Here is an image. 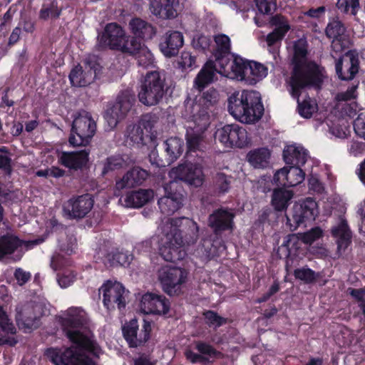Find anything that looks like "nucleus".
Listing matches in <instances>:
<instances>
[{
  "mask_svg": "<svg viewBox=\"0 0 365 365\" xmlns=\"http://www.w3.org/2000/svg\"><path fill=\"white\" fill-rule=\"evenodd\" d=\"M60 323L72 345L63 350L48 349L47 356L56 365H95L88 354L98 356L101 349L87 329L85 311L78 307L69 308L61 314Z\"/></svg>",
  "mask_w": 365,
  "mask_h": 365,
  "instance_id": "1",
  "label": "nucleus"
},
{
  "mask_svg": "<svg viewBox=\"0 0 365 365\" xmlns=\"http://www.w3.org/2000/svg\"><path fill=\"white\" fill-rule=\"evenodd\" d=\"M230 79L255 85L268 74V68L263 64L235 56L232 61L227 57L217 58L215 62L207 61L195 79V86L201 91L212 82L215 72Z\"/></svg>",
  "mask_w": 365,
  "mask_h": 365,
  "instance_id": "2",
  "label": "nucleus"
},
{
  "mask_svg": "<svg viewBox=\"0 0 365 365\" xmlns=\"http://www.w3.org/2000/svg\"><path fill=\"white\" fill-rule=\"evenodd\" d=\"M187 226L190 228L192 236L187 245L193 243L197 237L198 227L197 224L189 218H168L161 227L163 237L159 246L160 254L165 261L175 262L182 259L186 255L185 243L181 237V230L178 228Z\"/></svg>",
  "mask_w": 365,
  "mask_h": 365,
  "instance_id": "3",
  "label": "nucleus"
},
{
  "mask_svg": "<svg viewBox=\"0 0 365 365\" xmlns=\"http://www.w3.org/2000/svg\"><path fill=\"white\" fill-rule=\"evenodd\" d=\"M307 44L305 38H299L293 43L294 65L293 73L289 84L292 88L293 95L297 96L299 89L309 84L321 83L322 70L315 63L309 61L307 57Z\"/></svg>",
  "mask_w": 365,
  "mask_h": 365,
  "instance_id": "4",
  "label": "nucleus"
},
{
  "mask_svg": "<svg viewBox=\"0 0 365 365\" xmlns=\"http://www.w3.org/2000/svg\"><path fill=\"white\" fill-rule=\"evenodd\" d=\"M227 103L230 115L242 123H255L263 115L260 95L256 91H235L229 96Z\"/></svg>",
  "mask_w": 365,
  "mask_h": 365,
  "instance_id": "5",
  "label": "nucleus"
},
{
  "mask_svg": "<svg viewBox=\"0 0 365 365\" xmlns=\"http://www.w3.org/2000/svg\"><path fill=\"white\" fill-rule=\"evenodd\" d=\"M165 93V80L157 71L148 72L142 80L138 97L139 101L146 106L158 104Z\"/></svg>",
  "mask_w": 365,
  "mask_h": 365,
  "instance_id": "6",
  "label": "nucleus"
},
{
  "mask_svg": "<svg viewBox=\"0 0 365 365\" xmlns=\"http://www.w3.org/2000/svg\"><path fill=\"white\" fill-rule=\"evenodd\" d=\"M153 127V123L148 117L142 118L138 123L128 126L125 131L126 143L138 148H156L157 136Z\"/></svg>",
  "mask_w": 365,
  "mask_h": 365,
  "instance_id": "7",
  "label": "nucleus"
},
{
  "mask_svg": "<svg viewBox=\"0 0 365 365\" xmlns=\"http://www.w3.org/2000/svg\"><path fill=\"white\" fill-rule=\"evenodd\" d=\"M96 130V121L91 113L82 110L73 121L69 143L73 146H86L90 143Z\"/></svg>",
  "mask_w": 365,
  "mask_h": 365,
  "instance_id": "8",
  "label": "nucleus"
},
{
  "mask_svg": "<svg viewBox=\"0 0 365 365\" xmlns=\"http://www.w3.org/2000/svg\"><path fill=\"white\" fill-rule=\"evenodd\" d=\"M135 102V96L131 90L119 93L114 103L108 105L104 118L110 129H113L123 120Z\"/></svg>",
  "mask_w": 365,
  "mask_h": 365,
  "instance_id": "9",
  "label": "nucleus"
},
{
  "mask_svg": "<svg viewBox=\"0 0 365 365\" xmlns=\"http://www.w3.org/2000/svg\"><path fill=\"white\" fill-rule=\"evenodd\" d=\"M319 214L317 202L307 197L304 200L294 203L289 213L286 215L287 225L291 230H296L301 225L306 226L315 220Z\"/></svg>",
  "mask_w": 365,
  "mask_h": 365,
  "instance_id": "10",
  "label": "nucleus"
},
{
  "mask_svg": "<svg viewBox=\"0 0 365 365\" xmlns=\"http://www.w3.org/2000/svg\"><path fill=\"white\" fill-rule=\"evenodd\" d=\"M215 139L225 148H243L250 143V138L245 128L237 124H227L215 131Z\"/></svg>",
  "mask_w": 365,
  "mask_h": 365,
  "instance_id": "11",
  "label": "nucleus"
},
{
  "mask_svg": "<svg viewBox=\"0 0 365 365\" xmlns=\"http://www.w3.org/2000/svg\"><path fill=\"white\" fill-rule=\"evenodd\" d=\"M199 108V105L194 106L189 116L194 124V126L190 125L187 129L186 140L189 152L202 150L205 143L204 133L209 125V115L202 113L197 117L195 114V111L198 110Z\"/></svg>",
  "mask_w": 365,
  "mask_h": 365,
  "instance_id": "12",
  "label": "nucleus"
},
{
  "mask_svg": "<svg viewBox=\"0 0 365 365\" xmlns=\"http://www.w3.org/2000/svg\"><path fill=\"white\" fill-rule=\"evenodd\" d=\"M187 276V271L178 267L164 266L158 272L163 289L169 295H178L182 292Z\"/></svg>",
  "mask_w": 365,
  "mask_h": 365,
  "instance_id": "13",
  "label": "nucleus"
},
{
  "mask_svg": "<svg viewBox=\"0 0 365 365\" xmlns=\"http://www.w3.org/2000/svg\"><path fill=\"white\" fill-rule=\"evenodd\" d=\"M101 66L95 56H88L82 65L75 66L69 74L71 83L74 86H86L98 78Z\"/></svg>",
  "mask_w": 365,
  "mask_h": 365,
  "instance_id": "14",
  "label": "nucleus"
},
{
  "mask_svg": "<svg viewBox=\"0 0 365 365\" xmlns=\"http://www.w3.org/2000/svg\"><path fill=\"white\" fill-rule=\"evenodd\" d=\"M100 41L105 46L112 49L120 50L123 52L134 51L132 45L136 39L130 38L126 35L123 29L116 23H110L106 26L104 32Z\"/></svg>",
  "mask_w": 365,
  "mask_h": 365,
  "instance_id": "15",
  "label": "nucleus"
},
{
  "mask_svg": "<svg viewBox=\"0 0 365 365\" xmlns=\"http://www.w3.org/2000/svg\"><path fill=\"white\" fill-rule=\"evenodd\" d=\"M99 292L102 294L103 302L107 309L112 310L116 307L121 309L125 307L128 292L121 283L108 280L100 287Z\"/></svg>",
  "mask_w": 365,
  "mask_h": 365,
  "instance_id": "16",
  "label": "nucleus"
},
{
  "mask_svg": "<svg viewBox=\"0 0 365 365\" xmlns=\"http://www.w3.org/2000/svg\"><path fill=\"white\" fill-rule=\"evenodd\" d=\"M322 236V230L317 227L307 232L289 235L279 247V251L284 250V256L289 259L298 257L300 254L301 242L307 245H311Z\"/></svg>",
  "mask_w": 365,
  "mask_h": 365,
  "instance_id": "17",
  "label": "nucleus"
},
{
  "mask_svg": "<svg viewBox=\"0 0 365 365\" xmlns=\"http://www.w3.org/2000/svg\"><path fill=\"white\" fill-rule=\"evenodd\" d=\"M170 182L185 181L190 185L200 187L204 181V175L200 165L187 163L173 168L169 172Z\"/></svg>",
  "mask_w": 365,
  "mask_h": 365,
  "instance_id": "18",
  "label": "nucleus"
},
{
  "mask_svg": "<svg viewBox=\"0 0 365 365\" xmlns=\"http://www.w3.org/2000/svg\"><path fill=\"white\" fill-rule=\"evenodd\" d=\"M165 195L158 200L162 213L170 215L178 210L182 204V190L176 182H170L164 186Z\"/></svg>",
  "mask_w": 365,
  "mask_h": 365,
  "instance_id": "19",
  "label": "nucleus"
},
{
  "mask_svg": "<svg viewBox=\"0 0 365 365\" xmlns=\"http://www.w3.org/2000/svg\"><path fill=\"white\" fill-rule=\"evenodd\" d=\"M42 315L43 308L40 304H26L17 309L16 322L20 329L29 331L38 327Z\"/></svg>",
  "mask_w": 365,
  "mask_h": 365,
  "instance_id": "20",
  "label": "nucleus"
},
{
  "mask_svg": "<svg viewBox=\"0 0 365 365\" xmlns=\"http://www.w3.org/2000/svg\"><path fill=\"white\" fill-rule=\"evenodd\" d=\"M93 203L88 194L73 197L64 203L63 212L69 218H82L91 210Z\"/></svg>",
  "mask_w": 365,
  "mask_h": 365,
  "instance_id": "21",
  "label": "nucleus"
},
{
  "mask_svg": "<svg viewBox=\"0 0 365 365\" xmlns=\"http://www.w3.org/2000/svg\"><path fill=\"white\" fill-rule=\"evenodd\" d=\"M304 178V172L299 166L293 165L276 171L273 177V182L277 186L294 187L302 183Z\"/></svg>",
  "mask_w": 365,
  "mask_h": 365,
  "instance_id": "22",
  "label": "nucleus"
},
{
  "mask_svg": "<svg viewBox=\"0 0 365 365\" xmlns=\"http://www.w3.org/2000/svg\"><path fill=\"white\" fill-rule=\"evenodd\" d=\"M169 308V302L165 297L153 293L143 295L140 303V310L145 314H165Z\"/></svg>",
  "mask_w": 365,
  "mask_h": 365,
  "instance_id": "23",
  "label": "nucleus"
},
{
  "mask_svg": "<svg viewBox=\"0 0 365 365\" xmlns=\"http://www.w3.org/2000/svg\"><path fill=\"white\" fill-rule=\"evenodd\" d=\"M138 325L137 320L132 319L123 327V333L125 340L132 347H137L148 341L151 331L150 324L144 322L143 327L140 334H137Z\"/></svg>",
  "mask_w": 365,
  "mask_h": 365,
  "instance_id": "24",
  "label": "nucleus"
},
{
  "mask_svg": "<svg viewBox=\"0 0 365 365\" xmlns=\"http://www.w3.org/2000/svg\"><path fill=\"white\" fill-rule=\"evenodd\" d=\"M336 71L341 80H351L359 71L358 58L353 55L346 54L336 63Z\"/></svg>",
  "mask_w": 365,
  "mask_h": 365,
  "instance_id": "25",
  "label": "nucleus"
},
{
  "mask_svg": "<svg viewBox=\"0 0 365 365\" xmlns=\"http://www.w3.org/2000/svg\"><path fill=\"white\" fill-rule=\"evenodd\" d=\"M148 173L145 170L138 167L133 168L127 172L123 177L115 183L117 190L133 187L141 185L148 178Z\"/></svg>",
  "mask_w": 365,
  "mask_h": 365,
  "instance_id": "26",
  "label": "nucleus"
},
{
  "mask_svg": "<svg viewBox=\"0 0 365 365\" xmlns=\"http://www.w3.org/2000/svg\"><path fill=\"white\" fill-rule=\"evenodd\" d=\"M128 28L135 39L147 41L152 39L156 34V29L150 23L140 18L132 19L129 21Z\"/></svg>",
  "mask_w": 365,
  "mask_h": 365,
  "instance_id": "27",
  "label": "nucleus"
},
{
  "mask_svg": "<svg viewBox=\"0 0 365 365\" xmlns=\"http://www.w3.org/2000/svg\"><path fill=\"white\" fill-rule=\"evenodd\" d=\"M270 23L275 29L266 38L267 46L269 47L280 42L290 29L289 21L282 16L276 15L272 17Z\"/></svg>",
  "mask_w": 365,
  "mask_h": 365,
  "instance_id": "28",
  "label": "nucleus"
},
{
  "mask_svg": "<svg viewBox=\"0 0 365 365\" xmlns=\"http://www.w3.org/2000/svg\"><path fill=\"white\" fill-rule=\"evenodd\" d=\"M331 234L336 239L338 252L341 254L351 243V232L344 218H340L338 222L333 226Z\"/></svg>",
  "mask_w": 365,
  "mask_h": 365,
  "instance_id": "29",
  "label": "nucleus"
},
{
  "mask_svg": "<svg viewBox=\"0 0 365 365\" xmlns=\"http://www.w3.org/2000/svg\"><path fill=\"white\" fill-rule=\"evenodd\" d=\"M283 157L287 164L302 166L309 158V152L302 145L291 144L283 150Z\"/></svg>",
  "mask_w": 365,
  "mask_h": 365,
  "instance_id": "30",
  "label": "nucleus"
},
{
  "mask_svg": "<svg viewBox=\"0 0 365 365\" xmlns=\"http://www.w3.org/2000/svg\"><path fill=\"white\" fill-rule=\"evenodd\" d=\"M234 216L230 210L219 209L210 215L209 225L215 232L232 229Z\"/></svg>",
  "mask_w": 365,
  "mask_h": 365,
  "instance_id": "31",
  "label": "nucleus"
},
{
  "mask_svg": "<svg viewBox=\"0 0 365 365\" xmlns=\"http://www.w3.org/2000/svg\"><path fill=\"white\" fill-rule=\"evenodd\" d=\"M151 190H139L128 192L120 199L121 204L127 207H140L153 198Z\"/></svg>",
  "mask_w": 365,
  "mask_h": 365,
  "instance_id": "32",
  "label": "nucleus"
},
{
  "mask_svg": "<svg viewBox=\"0 0 365 365\" xmlns=\"http://www.w3.org/2000/svg\"><path fill=\"white\" fill-rule=\"evenodd\" d=\"M183 36L179 31L167 33L165 39L160 44L161 52L167 57L176 55L183 45Z\"/></svg>",
  "mask_w": 365,
  "mask_h": 365,
  "instance_id": "33",
  "label": "nucleus"
},
{
  "mask_svg": "<svg viewBox=\"0 0 365 365\" xmlns=\"http://www.w3.org/2000/svg\"><path fill=\"white\" fill-rule=\"evenodd\" d=\"M88 160V152H63L58 157L59 162L65 167L77 170L84 166Z\"/></svg>",
  "mask_w": 365,
  "mask_h": 365,
  "instance_id": "34",
  "label": "nucleus"
},
{
  "mask_svg": "<svg viewBox=\"0 0 365 365\" xmlns=\"http://www.w3.org/2000/svg\"><path fill=\"white\" fill-rule=\"evenodd\" d=\"M16 331L14 324L0 306V344L5 343L10 345L16 344L17 342L14 337Z\"/></svg>",
  "mask_w": 365,
  "mask_h": 365,
  "instance_id": "35",
  "label": "nucleus"
},
{
  "mask_svg": "<svg viewBox=\"0 0 365 365\" xmlns=\"http://www.w3.org/2000/svg\"><path fill=\"white\" fill-rule=\"evenodd\" d=\"M218 98V92L214 88H210L202 93L199 100V103H194L190 100L187 101L185 103L186 111L189 113V115H191V111L193 110L194 106L199 105V110L195 111L197 117H199L200 115H202V113H206L208 115L205 110H201V107L203 106L204 108H208L210 106H213L217 102Z\"/></svg>",
  "mask_w": 365,
  "mask_h": 365,
  "instance_id": "36",
  "label": "nucleus"
},
{
  "mask_svg": "<svg viewBox=\"0 0 365 365\" xmlns=\"http://www.w3.org/2000/svg\"><path fill=\"white\" fill-rule=\"evenodd\" d=\"M175 1L150 0V10L153 15L163 19L174 18L177 15L174 7Z\"/></svg>",
  "mask_w": 365,
  "mask_h": 365,
  "instance_id": "37",
  "label": "nucleus"
},
{
  "mask_svg": "<svg viewBox=\"0 0 365 365\" xmlns=\"http://www.w3.org/2000/svg\"><path fill=\"white\" fill-rule=\"evenodd\" d=\"M293 197V191L284 188H276L272 192V205L277 211L286 210Z\"/></svg>",
  "mask_w": 365,
  "mask_h": 365,
  "instance_id": "38",
  "label": "nucleus"
},
{
  "mask_svg": "<svg viewBox=\"0 0 365 365\" xmlns=\"http://www.w3.org/2000/svg\"><path fill=\"white\" fill-rule=\"evenodd\" d=\"M132 47H133L134 51H128L127 53L135 56L139 66L146 68L153 64V56L147 46L136 40Z\"/></svg>",
  "mask_w": 365,
  "mask_h": 365,
  "instance_id": "39",
  "label": "nucleus"
},
{
  "mask_svg": "<svg viewBox=\"0 0 365 365\" xmlns=\"http://www.w3.org/2000/svg\"><path fill=\"white\" fill-rule=\"evenodd\" d=\"M271 153L266 148H260L250 150L247 155L250 164L255 168H264L268 166Z\"/></svg>",
  "mask_w": 365,
  "mask_h": 365,
  "instance_id": "40",
  "label": "nucleus"
},
{
  "mask_svg": "<svg viewBox=\"0 0 365 365\" xmlns=\"http://www.w3.org/2000/svg\"><path fill=\"white\" fill-rule=\"evenodd\" d=\"M319 83H317L316 84H309L304 88H300L299 89V94L297 95V96H294L293 95V91L292 90V96L294 98H297L299 113L300 114L301 116L305 118H311L312 115L317 110V104L314 100L310 98H307L304 99L302 102H300L299 97L301 94V91L311 86H318Z\"/></svg>",
  "mask_w": 365,
  "mask_h": 365,
  "instance_id": "41",
  "label": "nucleus"
},
{
  "mask_svg": "<svg viewBox=\"0 0 365 365\" xmlns=\"http://www.w3.org/2000/svg\"><path fill=\"white\" fill-rule=\"evenodd\" d=\"M133 259V256L128 252L113 250L106 254L103 263L106 265L114 267L118 265L127 266Z\"/></svg>",
  "mask_w": 365,
  "mask_h": 365,
  "instance_id": "42",
  "label": "nucleus"
},
{
  "mask_svg": "<svg viewBox=\"0 0 365 365\" xmlns=\"http://www.w3.org/2000/svg\"><path fill=\"white\" fill-rule=\"evenodd\" d=\"M165 150L168 156V164L174 162L182 154L183 141L179 138H170L165 142Z\"/></svg>",
  "mask_w": 365,
  "mask_h": 365,
  "instance_id": "43",
  "label": "nucleus"
},
{
  "mask_svg": "<svg viewBox=\"0 0 365 365\" xmlns=\"http://www.w3.org/2000/svg\"><path fill=\"white\" fill-rule=\"evenodd\" d=\"M58 247L66 254L71 255L76 247L75 236L66 230L63 231L58 239Z\"/></svg>",
  "mask_w": 365,
  "mask_h": 365,
  "instance_id": "44",
  "label": "nucleus"
},
{
  "mask_svg": "<svg viewBox=\"0 0 365 365\" xmlns=\"http://www.w3.org/2000/svg\"><path fill=\"white\" fill-rule=\"evenodd\" d=\"M20 245L19 239L13 235H6L0 238V259L12 253Z\"/></svg>",
  "mask_w": 365,
  "mask_h": 365,
  "instance_id": "45",
  "label": "nucleus"
},
{
  "mask_svg": "<svg viewBox=\"0 0 365 365\" xmlns=\"http://www.w3.org/2000/svg\"><path fill=\"white\" fill-rule=\"evenodd\" d=\"M294 275L296 279L303 281L307 284L314 282L319 277L318 274L308 267H302L295 269Z\"/></svg>",
  "mask_w": 365,
  "mask_h": 365,
  "instance_id": "46",
  "label": "nucleus"
},
{
  "mask_svg": "<svg viewBox=\"0 0 365 365\" xmlns=\"http://www.w3.org/2000/svg\"><path fill=\"white\" fill-rule=\"evenodd\" d=\"M345 28L339 20H333L329 23L326 29V34L330 38H343Z\"/></svg>",
  "mask_w": 365,
  "mask_h": 365,
  "instance_id": "47",
  "label": "nucleus"
},
{
  "mask_svg": "<svg viewBox=\"0 0 365 365\" xmlns=\"http://www.w3.org/2000/svg\"><path fill=\"white\" fill-rule=\"evenodd\" d=\"M337 8L343 13L355 16L359 8V0H337Z\"/></svg>",
  "mask_w": 365,
  "mask_h": 365,
  "instance_id": "48",
  "label": "nucleus"
},
{
  "mask_svg": "<svg viewBox=\"0 0 365 365\" xmlns=\"http://www.w3.org/2000/svg\"><path fill=\"white\" fill-rule=\"evenodd\" d=\"M123 164L124 161L120 156H112L108 158L103 163L102 175H105L112 170L119 169L123 167Z\"/></svg>",
  "mask_w": 365,
  "mask_h": 365,
  "instance_id": "49",
  "label": "nucleus"
},
{
  "mask_svg": "<svg viewBox=\"0 0 365 365\" xmlns=\"http://www.w3.org/2000/svg\"><path fill=\"white\" fill-rule=\"evenodd\" d=\"M204 316L206 324L214 328H217L222 326L225 324L227 321L226 319L220 317L212 311L205 312Z\"/></svg>",
  "mask_w": 365,
  "mask_h": 365,
  "instance_id": "50",
  "label": "nucleus"
},
{
  "mask_svg": "<svg viewBox=\"0 0 365 365\" xmlns=\"http://www.w3.org/2000/svg\"><path fill=\"white\" fill-rule=\"evenodd\" d=\"M58 283L62 288L71 286L76 280V274L71 270H65L58 275Z\"/></svg>",
  "mask_w": 365,
  "mask_h": 365,
  "instance_id": "51",
  "label": "nucleus"
},
{
  "mask_svg": "<svg viewBox=\"0 0 365 365\" xmlns=\"http://www.w3.org/2000/svg\"><path fill=\"white\" fill-rule=\"evenodd\" d=\"M356 86L349 87L346 91L340 92L335 96V100L339 102H348L356 98Z\"/></svg>",
  "mask_w": 365,
  "mask_h": 365,
  "instance_id": "52",
  "label": "nucleus"
},
{
  "mask_svg": "<svg viewBox=\"0 0 365 365\" xmlns=\"http://www.w3.org/2000/svg\"><path fill=\"white\" fill-rule=\"evenodd\" d=\"M215 41L217 50L221 53H227L230 48V38L225 34H218L215 36Z\"/></svg>",
  "mask_w": 365,
  "mask_h": 365,
  "instance_id": "53",
  "label": "nucleus"
},
{
  "mask_svg": "<svg viewBox=\"0 0 365 365\" xmlns=\"http://www.w3.org/2000/svg\"><path fill=\"white\" fill-rule=\"evenodd\" d=\"M255 3L259 11L266 14L274 11L276 9V0H255Z\"/></svg>",
  "mask_w": 365,
  "mask_h": 365,
  "instance_id": "54",
  "label": "nucleus"
},
{
  "mask_svg": "<svg viewBox=\"0 0 365 365\" xmlns=\"http://www.w3.org/2000/svg\"><path fill=\"white\" fill-rule=\"evenodd\" d=\"M231 178L223 173H218L215 178V185L220 192H225L230 188Z\"/></svg>",
  "mask_w": 365,
  "mask_h": 365,
  "instance_id": "55",
  "label": "nucleus"
},
{
  "mask_svg": "<svg viewBox=\"0 0 365 365\" xmlns=\"http://www.w3.org/2000/svg\"><path fill=\"white\" fill-rule=\"evenodd\" d=\"M60 13L61 11L58 9L57 4L52 3L49 7L43 8L41 10L40 16L43 19L57 18Z\"/></svg>",
  "mask_w": 365,
  "mask_h": 365,
  "instance_id": "56",
  "label": "nucleus"
},
{
  "mask_svg": "<svg viewBox=\"0 0 365 365\" xmlns=\"http://www.w3.org/2000/svg\"><path fill=\"white\" fill-rule=\"evenodd\" d=\"M308 186L310 190L317 193H322L324 190V184L317 175L312 174L308 178Z\"/></svg>",
  "mask_w": 365,
  "mask_h": 365,
  "instance_id": "57",
  "label": "nucleus"
},
{
  "mask_svg": "<svg viewBox=\"0 0 365 365\" xmlns=\"http://www.w3.org/2000/svg\"><path fill=\"white\" fill-rule=\"evenodd\" d=\"M195 63V58L192 56L190 52L183 51L181 53L178 60V64L182 68H191Z\"/></svg>",
  "mask_w": 365,
  "mask_h": 365,
  "instance_id": "58",
  "label": "nucleus"
},
{
  "mask_svg": "<svg viewBox=\"0 0 365 365\" xmlns=\"http://www.w3.org/2000/svg\"><path fill=\"white\" fill-rule=\"evenodd\" d=\"M196 349L200 352V354L204 356L206 359L207 357H212L216 354L215 349L205 342H197Z\"/></svg>",
  "mask_w": 365,
  "mask_h": 365,
  "instance_id": "59",
  "label": "nucleus"
},
{
  "mask_svg": "<svg viewBox=\"0 0 365 365\" xmlns=\"http://www.w3.org/2000/svg\"><path fill=\"white\" fill-rule=\"evenodd\" d=\"M355 133L358 136L365 140V115H359L354 125Z\"/></svg>",
  "mask_w": 365,
  "mask_h": 365,
  "instance_id": "60",
  "label": "nucleus"
},
{
  "mask_svg": "<svg viewBox=\"0 0 365 365\" xmlns=\"http://www.w3.org/2000/svg\"><path fill=\"white\" fill-rule=\"evenodd\" d=\"M210 38L208 36L201 35L193 39V46L197 49L205 51L210 48Z\"/></svg>",
  "mask_w": 365,
  "mask_h": 365,
  "instance_id": "61",
  "label": "nucleus"
},
{
  "mask_svg": "<svg viewBox=\"0 0 365 365\" xmlns=\"http://www.w3.org/2000/svg\"><path fill=\"white\" fill-rule=\"evenodd\" d=\"M186 359L192 363H203L206 361V358L192 351L191 349H186L185 351Z\"/></svg>",
  "mask_w": 365,
  "mask_h": 365,
  "instance_id": "62",
  "label": "nucleus"
},
{
  "mask_svg": "<svg viewBox=\"0 0 365 365\" xmlns=\"http://www.w3.org/2000/svg\"><path fill=\"white\" fill-rule=\"evenodd\" d=\"M14 276L19 285L24 284L31 278V274L21 268L16 269Z\"/></svg>",
  "mask_w": 365,
  "mask_h": 365,
  "instance_id": "63",
  "label": "nucleus"
},
{
  "mask_svg": "<svg viewBox=\"0 0 365 365\" xmlns=\"http://www.w3.org/2000/svg\"><path fill=\"white\" fill-rule=\"evenodd\" d=\"M66 264V259L59 254L53 255L51 258V266L54 270L60 269Z\"/></svg>",
  "mask_w": 365,
  "mask_h": 365,
  "instance_id": "64",
  "label": "nucleus"
}]
</instances>
